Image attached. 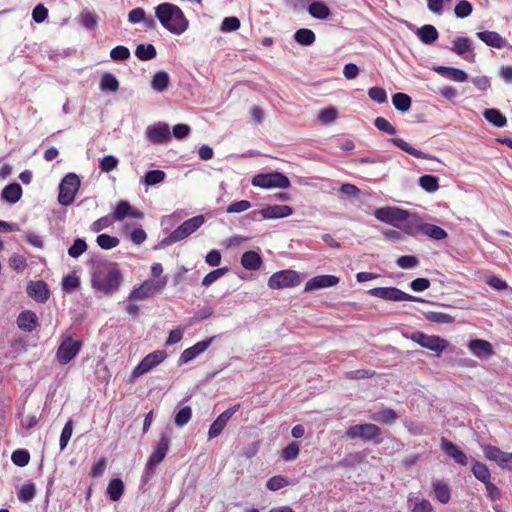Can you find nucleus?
Returning a JSON list of instances; mask_svg holds the SVG:
<instances>
[{"label":"nucleus","instance_id":"9d476101","mask_svg":"<svg viewBox=\"0 0 512 512\" xmlns=\"http://www.w3.org/2000/svg\"><path fill=\"white\" fill-rule=\"evenodd\" d=\"M167 357V353L164 350H156L146 355L138 365L133 369L131 373L132 379H137L140 376L148 373L153 368L161 364Z\"/></svg>","mask_w":512,"mask_h":512},{"label":"nucleus","instance_id":"774afa93","mask_svg":"<svg viewBox=\"0 0 512 512\" xmlns=\"http://www.w3.org/2000/svg\"><path fill=\"white\" fill-rule=\"evenodd\" d=\"M338 112L333 107L323 109L318 116L321 123L327 124L333 122L337 118Z\"/></svg>","mask_w":512,"mask_h":512},{"label":"nucleus","instance_id":"4468645a","mask_svg":"<svg viewBox=\"0 0 512 512\" xmlns=\"http://www.w3.org/2000/svg\"><path fill=\"white\" fill-rule=\"evenodd\" d=\"M482 449L488 460L496 462L503 469L512 470V452H504L489 444L484 445Z\"/></svg>","mask_w":512,"mask_h":512},{"label":"nucleus","instance_id":"3c124183","mask_svg":"<svg viewBox=\"0 0 512 512\" xmlns=\"http://www.w3.org/2000/svg\"><path fill=\"white\" fill-rule=\"evenodd\" d=\"M11 460L16 466L24 467L30 461V454L26 449H17L12 453Z\"/></svg>","mask_w":512,"mask_h":512},{"label":"nucleus","instance_id":"f8f14e48","mask_svg":"<svg viewBox=\"0 0 512 512\" xmlns=\"http://www.w3.org/2000/svg\"><path fill=\"white\" fill-rule=\"evenodd\" d=\"M411 339L421 347L436 352L438 355L448 347V341L444 338L435 335H427L420 331L412 333Z\"/></svg>","mask_w":512,"mask_h":512},{"label":"nucleus","instance_id":"412c9836","mask_svg":"<svg viewBox=\"0 0 512 512\" xmlns=\"http://www.w3.org/2000/svg\"><path fill=\"white\" fill-rule=\"evenodd\" d=\"M170 442H171V438L169 435L163 433L161 434L160 436V439L154 449V451L152 452V454L149 456L148 460H147V463H149L150 466H158V464H160L168 450H169V446H170Z\"/></svg>","mask_w":512,"mask_h":512},{"label":"nucleus","instance_id":"f704fd0d","mask_svg":"<svg viewBox=\"0 0 512 512\" xmlns=\"http://www.w3.org/2000/svg\"><path fill=\"white\" fill-rule=\"evenodd\" d=\"M309 14L319 20H325L330 16V9L324 3L315 1L308 6Z\"/></svg>","mask_w":512,"mask_h":512},{"label":"nucleus","instance_id":"f3484780","mask_svg":"<svg viewBox=\"0 0 512 512\" xmlns=\"http://www.w3.org/2000/svg\"><path fill=\"white\" fill-rule=\"evenodd\" d=\"M240 404H236L225 411H223L210 425L208 431L209 439L219 436L227 425L230 418L239 410Z\"/></svg>","mask_w":512,"mask_h":512},{"label":"nucleus","instance_id":"de8ad7c7","mask_svg":"<svg viewBox=\"0 0 512 512\" xmlns=\"http://www.w3.org/2000/svg\"><path fill=\"white\" fill-rule=\"evenodd\" d=\"M192 418V408L190 406H184L174 415V423L178 427L185 426Z\"/></svg>","mask_w":512,"mask_h":512},{"label":"nucleus","instance_id":"0e129e2a","mask_svg":"<svg viewBox=\"0 0 512 512\" xmlns=\"http://www.w3.org/2000/svg\"><path fill=\"white\" fill-rule=\"evenodd\" d=\"M80 23L87 29H94L97 25V16L89 11L80 14Z\"/></svg>","mask_w":512,"mask_h":512},{"label":"nucleus","instance_id":"5701e85b","mask_svg":"<svg viewBox=\"0 0 512 512\" xmlns=\"http://www.w3.org/2000/svg\"><path fill=\"white\" fill-rule=\"evenodd\" d=\"M424 223L415 214H410L407 211V218L400 222L398 229L410 236H416L422 234V227Z\"/></svg>","mask_w":512,"mask_h":512},{"label":"nucleus","instance_id":"603ef678","mask_svg":"<svg viewBox=\"0 0 512 512\" xmlns=\"http://www.w3.org/2000/svg\"><path fill=\"white\" fill-rule=\"evenodd\" d=\"M289 485V482L285 476L277 475L268 479L266 487L270 491H278Z\"/></svg>","mask_w":512,"mask_h":512},{"label":"nucleus","instance_id":"bb28decb","mask_svg":"<svg viewBox=\"0 0 512 512\" xmlns=\"http://www.w3.org/2000/svg\"><path fill=\"white\" fill-rule=\"evenodd\" d=\"M435 498L442 504L449 502L451 498V489L449 485L443 480H432L431 483Z\"/></svg>","mask_w":512,"mask_h":512},{"label":"nucleus","instance_id":"cd10ccee","mask_svg":"<svg viewBox=\"0 0 512 512\" xmlns=\"http://www.w3.org/2000/svg\"><path fill=\"white\" fill-rule=\"evenodd\" d=\"M435 72L438 74L449 78L455 82H465L468 78V75L465 71L453 68V67H445V66H436L433 68Z\"/></svg>","mask_w":512,"mask_h":512},{"label":"nucleus","instance_id":"7ed1b4c3","mask_svg":"<svg viewBox=\"0 0 512 512\" xmlns=\"http://www.w3.org/2000/svg\"><path fill=\"white\" fill-rule=\"evenodd\" d=\"M82 347L81 340L75 338L72 329L66 330L61 335V342L56 352V359L61 365L70 363L80 352Z\"/></svg>","mask_w":512,"mask_h":512},{"label":"nucleus","instance_id":"79ce46f5","mask_svg":"<svg viewBox=\"0 0 512 512\" xmlns=\"http://www.w3.org/2000/svg\"><path fill=\"white\" fill-rule=\"evenodd\" d=\"M294 39L301 45L310 46L315 42L316 36L311 29L301 28L295 32Z\"/></svg>","mask_w":512,"mask_h":512},{"label":"nucleus","instance_id":"e433bc0d","mask_svg":"<svg viewBox=\"0 0 512 512\" xmlns=\"http://www.w3.org/2000/svg\"><path fill=\"white\" fill-rule=\"evenodd\" d=\"M422 234L438 241L443 240L448 236L447 232L443 228L430 223H424L422 227Z\"/></svg>","mask_w":512,"mask_h":512},{"label":"nucleus","instance_id":"37998d69","mask_svg":"<svg viewBox=\"0 0 512 512\" xmlns=\"http://www.w3.org/2000/svg\"><path fill=\"white\" fill-rule=\"evenodd\" d=\"M485 119L495 127H503L507 123L506 117L497 109L491 108L484 111Z\"/></svg>","mask_w":512,"mask_h":512},{"label":"nucleus","instance_id":"13d9d810","mask_svg":"<svg viewBox=\"0 0 512 512\" xmlns=\"http://www.w3.org/2000/svg\"><path fill=\"white\" fill-rule=\"evenodd\" d=\"M130 55V50L123 45H118L110 51V57L114 61H125Z\"/></svg>","mask_w":512,"mask_h":512},{"label":"nucleus","instance_id":"a19ab883","mask_svg":"<svg viewBox=\"0 0 512 512\" xmlns=\"http://www.w3.org/2000/svg\"><path fill=\"white\" fill-rule=\"evenodd\" d=\"M100 89L102 91L116 92L119 89V81L109 72H104L100 79Z\"/></svg>","mask_w":512,"mask_h":512},{"label":"nucleus","instance_id":"680f3d73","mask_svg":"<svg viewBox=\"0 0 512 512\" xmlns=\"http://www.w3.org/2000/svg\"><path fill=\"white\" fill-rule=\"evenodd\" d=\"M251 208V203L248 200H240L232 202L227 206L226 212L229 214L241 213Z\"/></svg>","mask_w":512,"mask_h":512},{"label":"nucleus","instance_id":"c756f323","mask_svg":"<svg viewBox=\"0 0 512 512\" xmlns=\"http://www.w3.org/2000/svg\"><path fill=\"white\" fill-rule=\"evenodd\" d=\"M390 142H392L399 149L403 150L404 152H406L409 155H412L416 158H421V159H432L433 158L431 155L412 147L409 143H407L405 140H403L401 138H392V139H390Z\"/></svg>","mask_w":512,"mask_h":512},{"label":"nucleus","instance_id":"1a4fd4ad","mask_svg":"<svg viewBox=\"0 0 512 512\" xmlns=\"http://www.w3.org/2000/svg\"><path fill=\"white\" fill-rule=\"evenodd\" d=\"M167 284V278L157 280H145L138 288H135L129 296L130 300H144L160 292Z\"/></svg>","mask_w":512,"mask_h":512},{"label":"nucleus","instance_id":"6e6d98bb","mask_svg":"<svg viewBox=\"0 0 512 512\" xmlns=\"http://www.w3.org/2000/svg\"><path fill=\"white\" fill-rule=\"evenodd\" d=\"M166 174L162 170H150L145 174L144 181L146 185H156L164 181Z\"/></svg>","mask_w":512,"mask_h":512},{"label":"nucleus","instance_id":"423d86ee","mask_svg":"<svg viewBox=\"0 0 512 512\" xmlns=\"http://www.w3.org/2000/svg\"><path fill=\"white\" fill-rule=\"evenodd\" d=\"M252 185L260 188H288L290 180L280 172L260 173L255 175L251 181Z\"/></svg>","mask_w":512,"mask_h":512},{"label":"nucleus","instance_id":"4d7b16f0","mask_svg":"<svg viewBox=\"0 0 512 512\" xmlns=\"http://www.w3.org/2000/svg\"><path fill=\"white\" fill-rule=\"evenodd\" d=\"M87 250V244L83 239L77 238L68 249V255L72 258H78Z\"/></svg>","mask_w":512,"mask_h":512},{"label":"nucleus","instance_id":"473e14b6","mask_svg":"<svg viewBox=\"0 0 512 512\" xmlns=\"http://www.w3.org/2000/svg\"><path fill=\"white\" fill-rule=\"evenodd\" d=\"M371 419L382 424H393L398 419V414L391 408H385L371 415Z\"/></svg>","mask_w":512,"mask_h":512},{"label":"nucleus","instance_id":"c9c22d12","mask_svg":"<svg viewBox=\"0 0 512 512\" xmlns=\"http://www.w3.org/2000/svg\"><path fill=\"white\" fill-rule=\"evenodd\" d=\"M124 492V483L120 478L110 480L107 487V495L111 501H118Z\"/></svg>","mask_w":512,"mask_h":512},{"label":"nucleus","instance_id":"a878e982","mask_svg":"<svg viewBox=\"0 0 512 512\" xmlns=\"http://www.w3.org/2000/svg\"><path fill=\"white\" fill-rule=\"evenodd\" d=\"M126 217L139 219L143 217V214L138 210H133L130 203L123 200L117 204L113 213V218L116 221H122Z\"/></svg>","mask_w":512,"mask_h":512},{"label":"nucleus","instance_id":"a211bd4d","mask_svg":"<svg viewBox=\"0 0 512 512\" xmlns=\"http://www.w3.org/2000/svg\"><path fill=\"white\" fill-rule=\"evenodd\" d=\"M467 348L474 357L480 360H488L494 354L492 344L483 339H471L467 343Z\"/></svg>","mask_w":512,"mask_h":512},{"label":"nucleus","instance_id":"9b49d317","mask_svg":"<svg viewBox=\"0 0 512 512\" xmlns=\"http://www.w3.org/2000/svg\"><path fill=\"white\" fill-rule=\"evenodd\" d=\"M368 294L386 301H419L417 297H414L396 287H375L370 289Z\"/></svg>","mask_w":512,"mask_h":512},{"label":"nucleus","instance_id":"2f4dec72","mask_svg":"<svg viewBox=\"0 0 512 512\" xmlns=\"http://www.w3.org/2000/svg\"><path fill=\"white\" fill-rule=\"evenodd\" d=\"M1 196L6 202L14 204L22 196V187L18 183H11L2 190Z\"/></svg>","mask_w":512,"mask_h":512},{"label":"nucleus","instance_id":"338daca9","mask_svg":"<svg viewBox=\"0 0 512 512\" xmlns=\"http://www.w3.org/2000/svg\"><path fill=\"white\" fill-rule=\"evenodd\" d=\"M368 96L376 103H384L387 100V93L381 87H372L368 90Z\"/></svg>","mask_w":512,"mask_h":512},{"label":"nucleus","instance_id":"8fccbe9b","mask_svg":"<svg viewBox=\"0 0 512 512\" xmlns=\"http://www.w3.org/2000/svg\"><path fill=\"white\" fill-rule=\"evenodd\" d=\"M229 271L228 267H221L209 272L202 280V285L209 287Z\"/></svg>","mask_w":512,"mask_h":512},{"label":"nucleus","instance_id":"58836bf2","mask_svg":"<svg viewBox=\"0 0 512 512\" xmlns=\"http://www.w3.org/2000/svg\"><path fill=\"white\" fill-rule=\"evenodd\" d=\"M157 55L156 48L153 44H139L135 49V56L141 61H148Z\"/></svg>","mask_w":512,"mask_h":512},{"label":"nucleus","instance_id":"09e8293b","mask_svg":"<svg viewBox=\"0 0 512 512\" xmlns=\"http://www.w3.org/2000/svg\"><path fill=\"white\" fill-rule=\"evenodd\" d=\"M96 242L102 249L109 250L118 246L120 241L117 237L103 233L97 236Z\"/></svg>","mask_w":512,"mask_h":512},{"label":"nucleus","instance_id":"5fc2aeb1","mask_svg":"<svg viewBox=\"0 0 512 512\" xmlns=\"http://www.w3.org/2000/svg\"><path fill=\"white\" fill-rule=\"evenodd\" d=\"M472 11V4L467 0H460L454 8L455 15L458 18H466L472 13Z\"/></svg>","mask_w":512,"mask_h":512},{"label":"nucleus","instance_id":"ddd939ff","mask_svg":"<svg viewBox=\"0 0 512 512\" xmlns=\"http://www.w3.org/2000/svg\"><path fill=\"white\" fill-rule=\"evenodd\" d=\"M374 216L379 221L398 228L400 222L407 218V210L398 207H382L375 210Z\"/></svg>","mask_w":512,"mask_h":512},{"label":"nucleus","instance_id":"4c0bfd02","mask_svg":"<svg viewBox=\"0 0 512 512\" xmlns=\"http://www.w3.org/2000/svg\"><path fill=\"white\" fill-rule=\"evenodd\" d=\"M471 472L474 475V477L477 480H479L480 482H482L483 484L490 481V478H491L490 470L488 469V467L485 464H483L477 460H473V466L471 468Z\"/></svg>","mask_w":512,"mask_h":512},{"label":"nucleus","instance_id":"b1692460","mask_svg":"<svg viewBox=\"0 0 512 512\" xmlns=\"http://www.w3.org/2000/svg\"><path fill=\"white\" fill-rule=\"evenodd\" d=\"M476 35L487 46L493 48L501 49L506 47L508 44L507 40L495 31H481L478 32Z\"/></svg>","mask_w":512,"mask_h":512},{"label":"nucleus","instance_id":"69168bd1","mask_svg":"<svg viewBox=\"0 0 512 512\" xmlns=\"http://www.w3.org/2000/svg\"><path fill=\"white\" fill-rule=\"evenodd\" d=\"M118 165V159L112 155L104 156L100 160V170L102 172H110L114 170Z\"/></svg>","mask_w":512,"mask_h":512},{"label":"nucleus","instance_id":"a18cd8bd","mask_svg":"<svg viewBox=\"0 0 512 512\" xmlns=\"http://www.w3.org/2000/svg\"><path fill=\"white\" fill-rule=\"evenodd\" d=\"M392 103L397 110L406 112L411 107V98L409 95L399 92L393 95Z\"/></svg>","mask_w":512,"mask_h":512},{"label":"nucleus","instance_id":"c03bdc74","mask_svg":"<svg viewBox=\"0 0 512 512\" xmlns=\"http://www.w3.org/2000/svg\"><path fill=\"white\" fill-rule=\"evenodd\" d=\"M419 185L425 191L433 193L439 189V179L436 176L426 174L419 178Z\"/></svg>","mask_w":512,"mask_h":512},{"label":"nucleus","instance_id":"0eeeda50","mask_svg":"<svg viewBox=\"0 0 512 512\" xmlns=\"http://www.w3.org/2000/svg\"><path fill=\"white\" fill-rule=\"evenodd\" d=\"M301 283V278L298 272L294 270H281L275 272L268 279V287L270 289H284L296 287Z\"/></svg>","mask_w":512,"mask_h":512},{"label":"nucleus","instance_id":"c85d7f7f","mask_svg":"<svg viewBox=\"0 0 512 512\" xmlns=\"http://www.w3.org/2000/svg\"><path fill=\"white\" fill-rule=\"evenodd\" d=\"M262 263V258L260 254L256 251L249 250L244 252L241 256V265L246 270H258L261 267Z\"/></svg>","mask_w":512,"mask_h":512},{"label":"nucleus","instance_id":"39448f33","mask_svg":"<svg viewBox=\"0 0 512 512\" xmlns=\"http://www.w3.org/2000/svg\"><path fill=\"white\" fill-rule=\"evenodd\" d=\"M80 187L79 177L74 173L67 174L59 186L58 201L61 205L69 206L74 200Z\"/></svg>","mask_w":512,"mask_h":512},{"label":"nucleus","instance_id":"6ab92c4d","mask_svg":"<svg viewBox=\"0 0 512 512\" xmlns=\"http://www.w3.org/2000/svg\"><path fill=\"white\" fill-rule=\"evenodd\" d=\"M440 447L441 450L450 458H452L455 463L466 466L468 464L467 455L453 442L448 440L445 437H441L440 439Z\"/></svg>","mask_w":512,"mask_h":512},{"label":"nucleus","instance_id":"7c9ffc66","mask_svg":"<svg viewBox=\"0 0 512 512\" xmlns=\"http://www.w3.org/2000/svg\"><path fill=\"white\" fill-rule=\"evenodd\" d=\"M416 35L424 44H432L439 37L437 29L431 24H425L416 30Z\"/></svg>","mask_w":512,"mask_h":512},{"label":"nucleus","instance_id":"2eb2a0df","mask_svg":"<svg viewBox=\"0 0 512 512\" xmlns=\"http://www.w3.org/2000/svg\"><path fill=\"white\" fill-rule=\"evenodd\" d=\"M217 336L208 337L202 341L195 343L193 346L186 348L179 356L178 364L183 365L191 362L202 353H204L210 345L216 340Z\"/></svg>","mask_w":512,"mask_h":512},{"label":"nucleus","instance_id":"bf43d9fd","mask_svg":"<svg viewBox=\"0 0 512 512\" xmlns=\"http://www.w3.org/2000/svg\"><path fill=\"white\" fill-rule=\"evenodd\" d=\"M397 265L402 269H411L419 264V260L414 255H403L396 260Z\"/></svg>","mask_w":512,"mask_h":512},{"label":"nucleus","instance_id":"ea45409f","mask_svg":"<svg viewBox=\"0 0 512 512\" xmlns=\"http://www.w3.org/2000/svg\"><path fill=\"white\" fill-rule=\"evenodd\" d=\"M170 83V77L167 72L159 71L157 72L151 81L152 88L157 92L165 91Z\"/></svg>","mask_w":512,"mask_h":512},{"label":"nucleus","instance_id":"052dcab7","mask_svg":"<svg viewBox=\"0 0 512 512\" xmlns=\"http://www.w3.org/2000/svg\"><path fill=\"white\" fill-rule=\"evenodd\" d=\"M374 125L377 129L389 135H395L397 133L396 128L384 117H377L374 120Z\"/></svg>","mask_w":512,"mask_h":512},{"label":"nucleus","instance_id":"864d4df0","mask_svg":"<svg viewBox=\"0 0 512 512\" xmlns=\"http://www.w3.org/2000/svg\"><path fill=\"white\" fill-rule=\"evenodd\" d=\"M299 452V445L296 442H291L285 448H283L281 457L285 461H293L298 457Z\"/></svg>","mask_w":512,"mask_h":512},{"label":"nucleus","instance_id":"393cba45","mask_svg":"<svg viewBox=\"0 0 512 512\" xmlns=\"http://www.w3.org/2000/svg\"><path fill=\"white\" fill-rule=\"evenodd\" d=\"M27 292L30 297L38 302H45L49 298V290L44 281H32L27 286Z\"/></svg>","mask_w":512,"mask_h":512},{"label":"nucleus","instance_id":"f257e3e1","mask_svg":"<svg viewBox=\"0 0 512 512\" xmlns=\"http://www.w3.org/2000/svg\"><path fill=\"white\" fill-rule=\"evenodd\" d=\"M122 281V273L115 262L102 261L95 265L92 274V286L105 294L115 292Z\"/></svg>","mask_w":512,"mask_h":512},{"label":"nucleus","instance_id":"4be33fe9","mask_svg":"<svg viewBox=\"0 0 512 512\" xmlns=\"http://www.w3.org/2000/svg\"><path fill=\"white\" fill-rule=\"evenodd\" d=\"M293 209L288 205H269L253 214H260L262 219H279L292 215Z\"/></svg>","mask_w":512,"mask_h":512},{"label":"nucleus","instance_id":"e2e57ef3","mask_svg":"<svg viewBox=\"0 0 512 512\" xmlns=\"http://www.w3.org/2000/svg\"><path fill=\"white\" fill-rule=\"evenodd\" d=\"M240 27V20L237 17H226L221 23L222 32H233L238 30Z\"/></svg>","mask_w":512,"mask_h":512},{"label":"nucleus","instance_id":"49530a36","mask_svg":"<svg viewBox=\"0 0 512 512\" xmlns=\"http://www.w3.org/2000/svg\"><path fill=\"white\" fill-rule=\"evenodd\" d=\"M36 494V487L35 484L32 482L25 483L22 485V487L19 489L17 496L19 501L28 503L32 501Z\"/></svg>","mask_w":512,"mask_h":512},{"label":"nucleus","instance_id":"aec40b11","mask_svg":"<svg viewBox=\"0 0 512 512\" xmlns=\"http://www.w3.org/2000/svg\"><path fill=\"white\" fill-rule=\"evenodd\" d=\"M340 278L335 275H318L309 279L304 286L305 292L336 286Z\"/></svg>","mask_w":512,"mask_h":512},{"label":"nucleus","instance_id":"dca6fc26","mask_svg":"<svg viewBox=\"0 0 512 512\" xmlns=\"http://www.w3.org/2000/svg\"><path fill=\"white\" fill-rule=\"evenodd\" d=\"M145 134L152 144H164L171 140L169 125L164 122L148 126Z\"/></svg>","mask_w":512,"mask_h":512},{"label":"nucleus","instance_id":"72a5a7b5","mask_svg":"<svg viewBox=\"0 0 512 512\" xmlns=\"http://www.w3.org/2000/svg\"><path fill=\"white\" fill-rule=\"evenodd\" d=\"M472 41L468 37H457L452 42L450 50L459 56L472 51Z\"/></svg>","mask_w":512,"mask_h":512},{"label":"nucleus","instance_id":"f03ea898","mask_svg":"<svg viewBox=\"0 0 512 512\" xmlns=\"http://www.w3.org/2000/svg\"><path fill=\"white\" fill-rule=\"evenodd\" d=\"M155 16L161 25L172 34L181 35L188 29V19L175 4L168 2L159 4L155 8Z\"/></svg>","mask_w":512,"mask_h":512},{"label":"nucleus","instance_id":"20e7f679","mask_svg":"<svg viewBox=\"0 0 512 512\" xmlns=\"http://www.w3.org/2000/svg\"><path fill=\"white\" fill-rule=\"evenodd\" d=\"M382 430L379 426L373 423H363L350 426L346 432L345 437L350 440L361 439L364 442H373L380 444Z\"/></svg>","mask_w":512,"mask_h":512},{"label":"nucleus","instance_id":"6e6552de","mask_svg":"<svg viewBox=\"0 0 512 512\" xmlns=\"http://www.w3.org/2000/svg\"><path fill=\"white\" fill-rule=\"evenodd\" d=\"M204 222L203 215H197L184 221L168 236L167 242L171 244L185 239L199 229Z\"/></svg>","mask_w":512,"mask_h":512}]
</instances>
